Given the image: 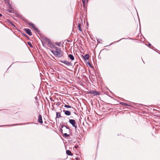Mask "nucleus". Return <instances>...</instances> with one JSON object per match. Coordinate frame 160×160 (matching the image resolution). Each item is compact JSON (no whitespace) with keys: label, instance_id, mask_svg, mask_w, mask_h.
<instances>
[{"label":"nucleus","instance_id":"nucleus-1","mask_svg":"<svg viewBox=\"0 0 160 160\" xmlns=\"http://www.w3.org/2000/svg\"><path fill=\"white\" fill-rule=\"evenodd\" d=\"M88 93L93 94L94 96L99 95L100 94V92H97L96 90H91L89 91V92H88Z\"/></svg>","mask_w":160,"mask_h":160},{"label":"nucleus","instance_id":"nucleus-2","mask_svg":"<svg viewBox=\"0 0 160 160\" xmlns=\"http://www.w3.org/2000/svg\"><path fill=\"white\" fill-rule=\"evenodd\" d=\"M69 122L73 127L75 128V130H76L77 126L75 125L76 124L75 121L73 119H69Z\"/></svg>","mask_w":160,"mask_h":160},{"label":"nucleus","instance_id":"nucleus-3","mask_svg":"<svg viewBox=\"0 0 160 160\" xmlns=\"http://www.w3.org/2000/svg\"><path fill=\"white\" fill-rule=\"evenodd\" d=\"M60 62L65 64L67 66H72L71 63L66 60H60Z\"/></svg>","mask_w":160,"mask_h":160},{"label":"nucleus","instance_id":"nucleus-4","mask_svg":"<svg viewBox=\"0 0 160 160\" xmlns=\"http://www.w3.org/2000/svg\"><path fill=\"white\" fill-rule=\"evenodd\" d=\"M5 3L7 5H8V7H9V9H11L9 11V12H11V13L12 12L13 10H12V6L10 3L9 1H8V0L5 1Z\"/></svg>","mask_w":160,"mask_h":160},{"label":"nucleus","instance_id":"nucleus-5","mask_svg":"<svg viewBox=\"0 0 160 160\" xmlns=\"http://www.w3.org/2000/svg\"><path fill=\"white\" fill-rule=\"evenodd\" d=\"M24 30L30 36L32 35L31 31L30 29L28 28H25L24 29Z\"/></svg>","mask_w":160,"mask_h":160},{"label":"nucleus","instance_id":"nucleus-6","mask_svg":"<svg viewBox=\"0 0 160 160\" xmlns=\"http://www.w3.org/2000/svg\"><path fill=\"white\" fill-rule=\"evenodd\" d=\"M38 121L40 123H42L43 122L42 116L40 114H39L38 115Z\"/></svg>","mask_w":160,"mask_h":160},{"label":"nucleus","instance_id":"nucleus-7","mask_svg":"<svg viewBox=\"0 0 160 160\" xmlns=\"http://www.w3.org/2000/svg\"><path fill=\"white\" fill-rule=\"evenodd\" d=\"M63 112H64V114L67 116H70L71 114L70 112L68 110H63Z\"/></svg>","mask_w":160,"mask_h":160},{"label":"nucleus","instance_id":"nucleus-8","mask_svg":"<svg viewBox=\"0 0 160 160\" xmlns=\"http://www.w3.org/2000/svg\"><path fill=\"white\" fill-rule=\"evenodd\" d=\"M61 127V129L60 130V132L62 134H63V130L62 129V128H63V127H65L67 129H69L68 127H67V126L64 125H62Z\"/></svg>","mask_w":160,"mask_h":160},{"label":"nucleus","instance_id":"nucleus-9","mask_svg":"<svg viewBox=\"0 0 160 160\" xmlns=\"http://www.w3.org/2000/svg\"><path fill=\"white\" fill-rule=\"evenodd\" d=\"M83 57V59L84 60H88L89 59V56L88 54H86L84 56H82Z\"/></svg>","mask_w":160,"mask_h":160},{"label":"nucleus","instance_id":"nucleus-10","mask_svg":"<svg viewBox=\"0 0 160 160\" xmlns=\"http://www.w3.org/2000/svg\"><path fill=\"white\" fill-rule=\"evenodd\" d=\"M63 55V53L62 51L57 53V54L56 56H58V57H61Z\"/></svg>","mask_w":160,"mask_h":160},{"label":"nucleus","instance_id":"nucleus-11","mask_svg":"<svg viewBox=\"0 0 160 160\" xmlns=\"http://www.w3.org/2000/svg\"><path fill=\"white\" fill-rule=\"evenodd\" d=\"M54 48L55 49V51L57 53H58V52H60L61 51L60 50V49L59 48H58L57 47H55Z\"/></svg>","mask_w":160,"mask_h":160},{"label":"nucleus","instance_id":"nucleus-12","mask_svg":"<svg viewBox=\"0 0 160 160\" xmlns=\"http://www.w3.org/2000/svg\"><path fill=\"white\" fill-rule=\"evenodd\" d=\"M68 56L71 60H74V58L72 55L70 54Z\"/></svg>","mask_w":160,"mask_h":160},{"label":"nucleus","instance_id":"nucleus-13","mask_svg":"<svg viewBox=\"0 0 160 160\" xmlns=\"http://www.w3.org/2000/svg\"><path fill=\"white\" fill-rule=\"evenodd\" d=\"M66 153L68 155L72 156L73 154L72 153L71 151L69 150L66 151Z\"/></svg>","mask_w":160,"mask_h":160},{"label":"nucleus","instance_id":"nucleus-14","mask_svg":"<svg viewBox=\"0 0 160 160\" xmlns=\"http://www.w3.org/2000/svg\"><path fill=\"white\" fill-rule=\"evenodd\" d=\"M61 117V114L59 112H57L56 114V118H58Z\"/></svg>","mask_w":160,"mask_h":160},{"label":"nucleus","instance_id":"nucleus-15","mask_svg":"<svg viewBox=\"0 0 160 160\" xmlns=\"http://www.w3.org/2000/svg\"><path fill=\"white\" fill-rule=\"evenodd\" d=\"M78 27L79 30L80 31H82V29L81 28V24L80 23H78Z\"/></svg>","mask_w":160,"mask_h":160},{"label":"nucleus","instance_id":"nucleus-16","mask_svg":"<svg viewBox=\"0 0 160 160\" xmlns=\"http://www.w3.org/2000/svg\"><path fill=\"white\" fill-rule=\"evenodd\" d=\"M120 104L122 105H125L126 106H130V105L126 103L121 102H120Z\"/></svg>","mask_w":160,"mask_h":160},{"label":"nucleus","instance_id":"nucleus-17","mask_svg":"<svg viewBox=\"0 0 160 160\" xmlns=\"http://www.w3.org/2000/svg\"><path fill=\"white\" fill-rule=\"evenodd\" d=\"M29 25L32 28H33L35 27V26H34V24L33 23H32V22L29 23Z\"/></svg>","mask_w":160,"mask_h":160},{"label":"nucleus","instance_id":"nucleus-18","mask_svg":"<svg viewBox=\"0 0 160 160\" xmlns=\"http://www.w3.org/2000/svg\"><path fill=\"white\" fill-rule=\"evenodd\" d=\"M33 29L35 31H37V32H39V30L38 29V28H37L35 26L33 28Z\"/></svg>","mask_w":160,"mask_h":160},{"label":"nucleus","instance_id":"nucleus-19","mask_svg":"<svg viewBox=\"0 0 160 160\" xmlns=\"http://www.w3.org/2000/svg\"><path fill=\"white\" fill-rule=\"evenodd\" d=\"M69 134H67V133H64L63 134V136L64 137H69Z\"/></svg>","mask_w":160,"mask_h":160},{"label":"nucleus","instance_id":"nucleus-20","mask_svg":"<svg viewBox=\"0 0 160 160\" xmlns=\"http://www.w3.org/2000/svg\"><path fill=\"white\" fill-rule=\"evenodd\" d=\"M52 53L55 56H56L57 52H56L55 50H52Z\"/></svg>","mask_w":160,"mask_h":160},{"label":"nucleus","instance_id":"nucleus-21","mask_svg":"<svg viewBox=\"0 0 160 160\" xmlns=\"http://www.w3.org/2000/svg\"><path fill=\"white\" fill-rule=\"evenodd\" d=\"M64 107L67 108H71V107L70 105H67L65 104L64 105Z\"/></svg>","mask_w":160,"mask_h":160},{"label":"nucleus","instance_id":"nucleus-22","mask_svg":"<svg viewBox=\"0 0 160 160\" xmlns=\"http://www.w3.org/2000/svg\"><path fill=\"white\" fill-rule=\"evenodd\" d=\"M20 124H13L11 125H6V126H14L15 125H20Z\"/></svg>","mask_w":160,"mask_h":160},{"label":"nucleus","instance_id":"nucleus-23","mask_svg":"<svg viewBox=\"0 0 160 160\" xmlns=\"http://www.w3.org/2000/svg\"><path fill=\"white\" fill-rule=\"evenodd\" d=\"M86 0H82V2L84 7H85Z\"/></svg>","mask_w":160,"mask_h":160},{"label":"nucleus","instance_id":"nucleus-24","mask_svg":"<svg viewBox=\"0 0 160 160\" xmlns=\"http://www.w3.org/2000/svg\"><path fill=\"white\" fill-rule=\"evenodd\" d=\"M9 23L11 25H12V26H13V27H15V25L13 24V23L11 22H9Z\"/></svg>","mask_w":160,"mask_h":160},{"label":"nucleus","instance_id":"nucleus-25","mask_svg":"<svg viewBox=\"0 0 160 160\" xmlns=\"http://www.w3.org/2000/svg\"><path fill=\"white\" fill-rule=\"evenodd\" d=\"M28 44L29 45V46H30L31 47H32V48L33 47L31 43V42H28Z\"/></svg>","mask_w":160,"mask_h":160},{"label":"nucleus","instance_id":"nucleus-26","mask_svg":"<svg viewBox=\"0 0 160 160\" xmlns=\"http://www.w3.org/2000/svg\"><path fill=\"white\" fill-rule=\"evenodd\" d=\"M87 63L91 67H92V66L91 65V64L90 63V62H87Z\"/></svg>","mask_w":160,"mask_h":160},{"label":"nucleus","instance_id":"nucleus-27","mask_svg":"<svg viewBox=\"0 0 160 160\" xmlns=\"http://www.w3.org/2000/svg\"><path fill=\"white\" fill-rule=\"evenodd\" d=\"M56 45H57L58 46H59L60 44V42L56 43Z\"/></svg>","mask_w":160,"mask_h":160},{"label":"nucleus","instance_id":"nucleus-28","mask_svg":"<svg viewBox=\"0 0 160 160\" xmlns=\"http://www.w3.org/2000/svg\"><path fill=\"white\" fill-rule=\"evenodd\" d=\"M50 40H48V44H50Z\"/></svg>","mask_w":160,"mask_h":160},{"label":"nucleus","instance_id":"nucleus-29","mask_svg":"<svg viewBox=\"0 0 160 160\" xmlns=\"http://www.w3.org/2000/svg\"><path fill=\"white\" fill-rule=\"evenodd\" d=\"M2 16V15L0 13V18Z\"/></svg>","mask_w":160,"mask_h":160},{"label":"nucleus","instance_id":"nucleus-30","mask_svg":"<svg viewBox=\"0 0 160 160\" xmlns=\"http://www.w3.org/2000/svg\"><path fill=\"white\" fill-rule=\"evenodd\" d=\"M119 41H120V40H118V41H117V42H118Z\"/></svg>","mask_w":160,"mask_h":160},{"label":"nucleus","instance_id":"nucleus-31","mask_svg":"<svg viewBox=\"0 0 160 160\" xmlns=\"http://www.w3.org/2000/svg\"><path fill=\"white\" fill-rule=\"evenodd\" d=\"M119 41H120V40H118V41H117V42H118Z\"/></svg>","mask_w":160,"mask_h":160},{"label":"nucleus","instance_id":"nucleus-32","mask_svg":"<svg viewBox=\"0 0 160 160\" xmlns=\"http://www.w3.org/2000/svg\"><path fill=\"white\" fill-rule=\"evenodd\" d=\"M149 45H151V44H149Z\"/></svg>","mask_w":160,"mask_h":160},{"label":"nucleus","instance_id":"nucleus-33","mask_svg":"<svg viewBox=\"0 0 160 160\" xmlns=\"http://www.w3.org/2000/svg\"><path fill=\"white\" fill-rule=\"evenodd\" d=\"M68 42H69V40H68Z\"/></svg>","mask_w":160,"mask_h":160}]
</instances>
